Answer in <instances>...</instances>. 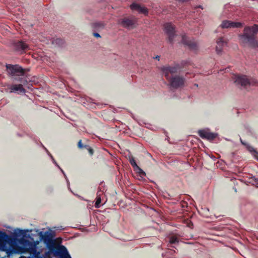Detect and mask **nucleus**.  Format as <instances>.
Listing matches in <instances>:
<instances>
[{
  "mask_svg": "<svg viewBox=\"0 0 258 258\" xmlns=\"http://www.w3.org/2000/svg\"><path fill=\"white\" fill-rule=\"evenodd\" d=\"M257 33L258 25L245 27L243 33L239 35L240 43L244 46L247 45L253 48L258 47V40L256 39Z\"/></svg>",
  "mask_w": 258,
  "mask_h": 258,
  "instance_id": "f257e3e1",
  "label": "nucleus"
},
{
  "mask_svg": "<svg viewBox=\"0 0 258 258\" xmlns=\"http://www.w3.org/2000/svg\"><path fill=\"white\" fill-rule=\"evenodd\" d=\"M16 240L14 236L9 235L5 232L0 231V250L6 252L8 255L11 254Z\"/></svg>",
  "mask_w": 258,
  "mask_h": 258,
  "instance_id": "f03ea898",
  "label": "nucleus"
},
{
  "mask_svg": "<svg viewBox=\"0 0 258 258\" xmlns=\"http://www.w3.org/2000/svg\"><path fill=\"white\" fill-rule=\"evenodd\" d=\"M234 79L236 86L243 88H246L248 86L256 85L257 83L256 80L249 79L245 75H236Z\"/></svg>",
  "mask_w": 258,
  "mask_h": 258,
  "instance_id": "7ed1b4c3",
  "label": "nucleus"
},
{
  "mask_svg": "<svg viewBox=\"0 0 258 258\" xmlns=\"http://www.w3.org/2000/svg\"><path fill=\"white\" fill-rule=\"evenodd\" d=\"M7 70L12 77L23 76L25 73V70L18 64H7Z\"/></svg>",
  "mask_w": 258,
  "mask_h": 258,
  "instance_id": "20e7f679",
  "label": "nucleus"
},
{
  "mask_svg": "<svg viewBox=\"0 0 258 258\" xmlns=\"http://www.w3.org/2000/svg\"><path fill=\"white\" fill-rule=\"evenodd\" d=\"M137 21V19L135 17L131 16L119 19L118 23L124 28L133 29L136 27Z\"/></svg>",
  "mask_w": 258,
  "mask_h": 258,
  "instance_id": "39448f33",
  "label": "nucleus"
},
{
  "mask_svg": "<svg viewBox=\"0 0 258 258\" xmlns=\"http://www.w3.org/2000/svg\"><path fill=\"white\" fill-rule=\"evenodd\" d=\"M181 69L179 64H177L174 66H164L161 68V71L163 74L164 75L167 80H169L171 78L170 77V74L173 75L178 72L179 70Z\"/></svg>",
  "mask_w": 258,
  "mask_h": 258,
  "instance_id": "423d86ee",
  "label": "nucleus"
},
{
  "mask_svg": "<svg viewBox=\"0 0 258 258\" xmlns=\"http://www.w3.org/2000/svg\"><path fill=\"white\" fill-rule=\"evenodd\" d=\"M170 86L174 89H177L184 86L185 79L182 76L176 75L168 80Z\"/></svg>",
  "mask_w": 258,
  "mask_h": 258,
  "instance_id": "0eeeda50",
  "label": "nucleus"
},
{
  "mask_svg": "<svg viewBox=\"0 0 258 258\" xmlns=\"http://www.w3.org/2000/svg\"><path fill=\"white\" fill-rule=\"evenodd\" d=\"M165 33L168 36V42L173 44L175 36V26L171 23H167L164 25Z\"/></svg>",
  "mask_w": 258,
  "mask_h": 258,
  "instance_id": "6e6552de",
  "label": "nucleus"
},
{
  "mask_svg": "<svg viewBox=\"0 0 258 258\" xmlns=\"http://www.w3.org/2000/svg\"><path fill=\"white\" fill-rule=\"evenodd\" d=\"M50 252L52 253L55 256L62 257L64 254H67L68 258L70 256L68 254L67 249L65 246L63 245L56 246L55 243L53 245V247L48 248Z\"/></svg>",
  "mask_w": 258,
  "mask_h": 258,
  "instance_id": "1a4fd4ad",
  "label": "nucleus"
},
{
  "mask_svg": "<svg viewBox=\"0 0 258 258\" xmlns=\"http://www.w3.org/2000/svg\"><path fill=\"white\" fill-rule=\"evenodd\" d=\"M40 236L41 239L43 241L44 243L46 244L48 249L49 248L53 247V245L55 243L54 240L52 239L53 235L49 231H46L43 234L42 232L40 233Z\"/></svg>",
  "mask_w": 258,
  "mask_h": 258,
  "instance_id": "9d476101",
  "label": "nucleus"
},
{
  "mask_svg": "<svg viewBox=\"0 0 258 258\" xmlns=\"http://www.w3.org/2000/svg\"><path fill=\"white\" fill-rule=\"evenodd\" d=\"M181 38V42L184 45L188 46L191 50H196L197 49V43L194 39H189L185 34L182 35Z\"/></svg>",
  "mask_w": 258,
  "mask_h": 258,
  "instance_id": "9b49d317",
  "label": "nucleus"
},
{
  "mask_svg": "<svg viewBox=\"0 0 258 258\" xmlns=\"http://www.w3.org/2000/svg\"><path fill=\"white\" fill-rule=\"evenodd\" d=\"M222 28H240L242 26L240 22H235L229 20H224L222 22L220 26Z\"/></svg>",
  "mask_w": 258,
  "mask_h": 258,
  "instance_id": "f8f14e48",
  "label": "nucleus"
},
{
  "mask_svg": "<svg viewBox=\"0 0 258 258\" xmlns=\"http://www.w3.org/2000/svg\"><path fill=\"white\" fill-rule=\"evenodd\" d=\"M199 135L204 139L212 140L216 137V134L209 132L205 130H200L198 132Z\"/></svg>",
  "mask_w": 258,
  "mask_h": 258,
  "instance_id": "ddd939ff",
  "label": "nucleus"
},
{
  "mask_svg": "<svg viewBox=\"0 0 258 258\" xmlns=\"http://www.w3.org/2000/svg\"><path fill=\"white\" fill-rule=\"evenodd\" d=\"M14 49L18 51L22 52L25 51L29 49V46L24 42L19 41L16 42L14 45Z\"/></svg>",
  "mask_w": 258,
  "mask_h": 258,
  "instance_id": "4468645a",
  "label": "nucleus"
},
{
  "mask_svg": "<svg viewBox=\"0 0 258 258\" xmlns=\"http://www.w3.org/2000/svg\"><path fill=\"white\" fill-rule=\"evenodd\" d=\"M227 44L226 41L223 40L222 37H220L217 40V46L216 47V51L218 54H220L223 49V47Z\"/></svg>",
  "mask_w": 258,
  "mask_h": 258,
  "instance_id": "2eb2a0df",
  "label": "nucleus"
},
{
  "mask_svg": "<svg viewBox=\"0 0 258 258\" xmlns=\"http://www.w3.org/2000/svg\"><path fill=\"white\" fill-rule=\"evenodd\" d=\"M130 8L132 10H136L142 14H147L148 13L147 8L144 7H141L140 5L135 3H133L130 6Z\"/></svg>",
  "mask_w": 258,
  "mask_h": 258,
  "instance_id": "dca6fc26",
  "label": "nucleus"
},
{
  "mask_svg": "<svg viewBox=\"0 0 258 258\" xmlns=\"http://www.w3.org/2000/svg\"><path fill=\"white\" fill-rule=\"evenodd\" d=\"M130 163L131 165L134 168L135 170L137 169L139 170V173L142 175H145V172L140 168L137 164L136 160L133 157H131L130 158Z\"/></svg>",
  "mask_w": 258,
  "mask_h": 258,
  "instance_id": "f3484780",
  "label": "nucleus"
},
{
  "mask_svg": "<svg viewBox=\"0 0 258 258\" xmlns=\"http://www.w3.org/2000/svg\"><path fill=\"white\" fill-rule=\"evenodd\" d=\"M11 92L20 91L21 92H25V90L23 87L22 85H13L10 87Z\"/></svg>",
  "mask_w": 258,
  "mask_h": 258,
  "instance_id": "a211bd4d",
  "label": "nucleus"
},
{
  "mask_svg": "<svg viewBox=\"0 0 258 258\" xmlns=\"http://www.w3.org/2000/svg\"><path fill=\"white\" fill-rule=\"evenodd\" d=\"M105 25V24L103 22H95L92 24V27L97 31L103 29Z\"/></svg>",
  "mask_w": 258,
  "mask_h": 258,
  "instance_id": "6ab92c4d",
  "label": "nucleus"
},
{
  "mask_svg": "<svg viewBox=\"0 0 258 258\" xmlns=\"http://www.w3.org/2000/svg\"><path fill=\"white\" fill-rule=\"evenodd\" d=\"M52 44L57 45L58 46H62L64 43V41L61 38H56L52 40Z\"/></svg>",
  "mask_w": 258,
  "mask_h": 258,
  "instance_id": "aec40b11",
  "label": "nucleus"
},
{
  "mask_svg": "<svg viewBox=\"0 0 258 258\" xmlns=\"http://www.w3.org/2000/svg\"><path fill=\"white\" fill-rule=\"evenodd\" d=\"M247 150L252 153V154L255 157H258V152L252 147L249 145L246 146Z\"/></svg>",
  "mask_w": 258,
  "mask_h": 258,
  "instance_id": "412c9836",
  "label": "nucleus"
},
{
  "mask_svg": "<svg viewBox=\"0 0 258 258\" xmlns=\"http://www.w3.org/2000/svg\"><path fill=\"white\" fill-rule=\"evenodd\" d=\"M101 199L100 196H97L96 198V202L95 203V207L98 208L100 206Z\"/></svg>",
  "mask_w": 258,
  "mask_h": 258,
  "instance_id": "4be33fe9",
  "label": "nucleus"
},
{
  "mask_svg": "<svg viewBox=\"0 0 258 258\" xmlns=\"http://www.w3.org/2000/svg\"><path fill=\"white\" fill-rule=\"evenodd\" d=\"M179 241L178 238L176 236H171L169 239V242L171 244H176Z\"/></svg>",
  "mask_w": 258,
  "mask_h": 258,
  "instance_id": "5701e85b",
  "label": "nucleus"
},
{
  "mask_svg": "<svg viewBox=\"0 0 258 258\" xmlns=\"http://www.w3.org/2000/svg\"><path fill=\"white\" fill-rule=\"evenodd\" d=\"M87 145H83L82 143V140H80L78 143L77 146L80 149H83L84 148H87Z\"/></svg>",
  "mask_w": 258,
  "mask_h": 258,
  "instance_id": "b1692460",
  "label": "nucleus"
},
{
  "mask_svg": "<svg viewBox=\"0 0 258 258\" xmlns=\"http://www.w3.org/2000/svg\"><path fill=\"white\" fill-rule=\"evenodd\" d=\"M89 153V154L92 156L94 154V150L92 148H91L89 145L87 146V148H86Z\"/></svg>",
  "mask_w": 258,
  "mask_h": 258,
  "instance_id": "393cba45",
  "label": "nucleus"
},
{
  "mask_svg": "<svg viewBox=\"0 0 258 258\" xmlns=\"http://www.w3.org/2000/svg\"><path fill=\"white\" fill-rule=\"evenodd\" d=\"M93 35L95 37H97V38H100L101 37V36L100 35V34L98 33H93Z\"/></svg>",
  "mask_w": 258,
  "mask_h": 258,
  "instance_id": "a878e982",
  "label": "nucleus"
},
{
  "mask_svg": "<svg viewBox=\"0 0 258 258\" xmlns=\"http://www.w3.org/2000/svg\"><path fill=\"white\" fill-rule=\"evenodd\" d=\"M154 58L159 60V59H160V56L157 55Z\"/></svg>",
  "mask_w": 258,
  "mask_h": 258,
  "instance_id": "bb28decb",
  "label": "nucleus"
},
{
  "mask_svg": "<svg viewBox=\"0 0 258 258\" xmlns=\"http://www.w3.org/2000/svg\"><path fill=\"white\" fill-rule=\"evenodd\" d=\"M191 226H192V225H193V224H192V223H190V224H188V227H190V226H191Z\"/></svg>",
  "mask_w": 258,
  "mask_h": 258,
  "instance_id": "cd10ccee",
  "label": "nucleus"
},
{
  "mask_svg": "<svg viewBox=\"0 0 258 258\" xmlns=\"http://www.w3.org/2000/svg\"><path fill=\"white\" fill-rule=\"evenodd\" d=\"M241 143H242L243 145H246L244 142H243L242 141V140H241Z\"/></svg>",
  "mask_w": 258,
  "mask_h": 258,
  "instance_id": "c85d7f7f",
  "label": "nucleus"
},
{
  "mask_svg": "<svg viewBox=\"0 0 258 258\" xmlns=\"http://www.w3.org/2000/svg\"><path fill=\"white\" fill-rule=\"evenodd\" d=\"M195 85L196 86H197V87H198V84H195Z\"/></svg>",
  "mask_w": 258,
  "mask_h": 258,
  "instance_id": "c756f323",
  "label": "nucleus"
},
{
  "mask_svg": "<svg viewBox=\"0 0 258 258\" xmlns=\"http://www.w3.org/2000/svg\"><path fill=\"white\" fill-rule=\"evenodd\" d=\"M256 183H258V179H257V180L256 181Z\"/></svg>",
  "mask_w": 258,
  "mask_h": 258,
  "instance_id": "7c9ffc66",
  "label": "nucleus"
},
{
  "mask_svg": "<svg viewBox=\"0 0 258 258\" xmlns=\"http://www.w3.org/2000/svg\"><path fill=\"white\" fill-rule=\"evenodd\" d=\"M183 204L187 205V203L186 202H183Z\"/></svg>",
  "mask_w": 258,
  "mask_h": 258,
  "instance_id": "2f4dec72",
  "label": "nucleus"
},
{
  "mask_svg": "<svg viewBox=\"0 0 258 258\" xmlns=\"http://www.w3.org/2000/svg\"><path fill=\"white\" fill-rule=\"evenodd\" d=\"M21 258H26V257L24 256H21Z\"/></svg>",
  "mask_w": 258,
  "mask_h": 258,
  "instance_id": "473e14b6",
  "label": "nucleus"
},
{
  "mask_svg": "<svg viewBox=\"0 0 258 258\" xmlns=\"http://www.w3.org/2000/svg\"><path fill=\"white\" fill-rule=\"evenodd\" d=\"M70 258H71V257H70Z\"/></svg>",
  "mask_w": 258,
  "mask_h": 258,
  "instance_id": "72a5a7b5",
  "label": "nucleus"
}]
</instances>
